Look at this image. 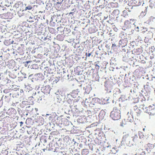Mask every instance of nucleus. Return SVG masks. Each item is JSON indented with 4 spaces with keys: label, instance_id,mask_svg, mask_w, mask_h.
<instances>
[{
    "label": "nucleus",
    "instance_id": "f257e3e1",
    "mask_svg": "<svg viewBox=\"0 0 155 155\" xmlns=\"http://www.w3.org/2000/svg\"><path fill=\"white\" fill-rule=\"evenodd\" d=\"M110 117L114 120H117L120 118V116L119 112L112 111L111 112Z\"/></svg>",
    "mask_w": 155,
    "mask_h": 155
},
{
    "label": "nucleus",
    "instance_id": "f03ea898",
    "mask_svg": "<svg viewBox=\"0 0 155 155\" xmlns=\"http://www.w3.org/2000/svg\"><path fill=\"white\" fill-rule=\"evenodd\" d=\"M16 113V110L13 108H9L6 112V114L10 116V118L14 117L15 116Z\"/></svg>",
    "mask_w": 155,
    "mask_h": 155
},
{
    "label": "nucleus",
    "instance_id": "7ed1b4c3",
    "mask_svg": "<svg viewBox=\"0 0 155 155\" xmlns=\"http://www.w3.org/2000/svg\"><path fill=\"white\" fill-rule=\"evenodd\" d=\"M41 90L44 93V94H49L50 91V87L49 85H48L43 87L42 88Z\"/></svg>",
    "mask_w": 155,
    "mask_h": 155
},
{
    "label": "nucleus",
    "instance_id": "20e7f679",
    "mask_svg": "<svg viewBox=\"0 0 155 155\" xmlns=\"http://www.w3.org/2000/svg\"><path fill=\"white\" fill-rule=\"evenodd\" d=\"M88 153V150L87 149H83L81 152L82 155H87Z\"/></svg>",
    "mask_w": 155,
    "mask_h": 155
},
{
    "label": "nucleus",
    "instance_id": "39448f33",
    "mask_svg": "<svg viewBox=\"0 0 155 155\" xmlns=\"http://www.w3.org/2000/svg\"><path fill=\"white\" fill-rule=\"evenodd\" d=\"M123 138L126 140L127 141L130 142V139L131 138V137H130L128 134L124 136Z\"/></svg>",
    "mask_w": 155,
    "mask_h": 155
},
{
    "label": "nucleus",
    "instance_id": "423d86ee",
    "mask_svg": "<svg viewBox=\"0 0 155 155\" xmlns=\"http://www.w3.org/2000/svg\"><path fill=\"white\" fill-rule=\"evenodd\" d=\"M138 137L137 136L135 135L133 139V140L136 143H138L139 142L137 141Z\"/></svg>",
    "mask_w": 155,
    "mask_h": 155
},
{
    "label": "nucleus",
    "instance_id": "0eeeda50",
    "mask_svg": "<svg viewBox=\"0 0 155 155\" xmlns=\"http://www.w3.org/2000/svg\"><path fill=\"white\" fill-rule=\"evenodd\" d=\"M146 10L144 11V12H142L140 14V15L139 16H140L141 17H144L146 14Z\"/></svg>",
    "mask_w": 155,
    "mask_h": 155
},
{
    "label": "nucleus",
    "instance_id": "6e6552de",
    "mask_svg": "<svg viewBox=\"0 0 155 155\" xmlns=\"http://www.w3.org/2000/svg\"><path fill=\"white\" fill-rule=\"evenodd\" d=\"M32 8V7L31 6L29 5L25 7V10H31Z\"/></svg>",
    "mask_w": 155,
    "mask_h": 155
},
{
    "label": "nucleus",
    "instance_id": "1a4fd4ad",
    "mask_svg": "<svg viewBox=\"0 0 155 155\" xmlns=\"http://www.w3.org/2000/svg\"><path fill=\"white\" fill-rule=\"evenodd\" d=\"M60 78H56L55 79V80L53 81L54 82H55V83H57L60 80Z\"/></svg>",
    "mask_w": 155,
    "mask_h": 155
},
{
    "label": "nucleus",
    "instance_id": "9d476101",
    "mask_svg": "<svg viewBox=\"0 0 155 155\" xmlns=\"http://www.w3.org/2000/svg\"><path fill=\"white\" fill-rule=\"evenodd\" d=\"M91 53H89L88 54H87V53H86V57H89L91 55Z\"/></svg>",
    "mask_w": 155,
    "mask_h": 155
},
{
    "label": "nucleus",
    "instance_id": "9b49d317",
    "mask_svg": "<svg viewBox=\"0 0 155 155\" xmlns=\"http://www.w3.org/2000/svg\"><path fill=\"white\" fill-rule=\"evenodd\" d=\"M61 35H58L57 36V38L58 39H59V38H60V37H61Z\"/></svg>",
    "mask_w": 155,
    "mask_h": 155
},
{
    "label": "nucleus",
    "instance_id": "f8f14e48",
    "mask_svg": "<svg viewBox=\"0 0 155 155\" xmlns=\"http://www.w3.org/2000/svg\"><path fill=\"white\" fill-rule=\"evenodd\" d=\"M144 137V135H142V136H140V138H143V137Z\"/></svg>",
    "mask_w": 155,
    "mask_h": 155
},
{
    "label": "nucleus",
    "instance_id": "ddd939ff",
    "mask_svg": "<svg viewBox=\"0 0 155 155\" xmlns=\"http://www.w3.org/2000/svg\"><path fill=\"white\" fill-rule=\"evenodd\" d=\"M20 126L21 127L22 126V124H23V123L22 122V121H21L20 122Z\"/></svg>",
    "mask_w": 155,
    "mask_h": 155
},
{
    "label": "nucleus",
    "instance_id": "4468645a",
    "mask_svg": "<svg viewBox=\"0 0 155 155\" xmlns=\"http://www.w3.org/2000/svg\"><path fill=\"white\" fill-rule=\"evenodd\" d=\"M143 130L144 131H145V128H143Z\"/></svg>",
    "mask_w": 155,
    "mask_h": 155
},
{
    "label": "nucleus",
    "instance_id": "2eb2a0df",
    "mask_svg": "<svg viewBox=\"0 0 155 155\" xmlns=\"http://www.w3.org/2000/svg\"><path fill=\"white\" fill-rule=\"evenodd\" d=\"M54 132H51V134H52Z\"/></svg>",
    "mask_w": 155,
    "mask_h": 155
},
{
    "label": "nucleus",
    "instance_id": "dca6fc26",
    "mask_svg": "<svg viewBox=\"0 0 155 155\" xmlns=\"http://www.w3.org/2000/svg\"><path fill=\"white\" fill-rule=\"evenodd\" d=\"M151 107V106H150L149 107V108H150Z\"/></svg>",
    "mask_w": 155,
    "mask_h": 155
},
{
    "label": "nucleus",
    "instance_id": "f3484780",
    "mask_svg": "<svg viewBox=\"0 0 155 155\" xmlns=\"http://www.w3.org/2000/svg\"><path fill=\"white\" fill-rule=\"evenodd\" d=\"M135 155H137V154H135Z\"/></svg>",
    "mask_w": 155,
    "mask_h": 155
}]
</instances>
